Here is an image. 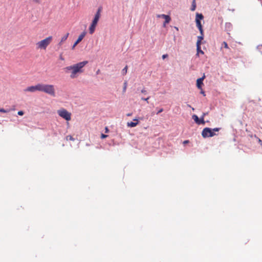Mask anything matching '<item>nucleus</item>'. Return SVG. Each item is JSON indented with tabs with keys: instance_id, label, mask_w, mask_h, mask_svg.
<instances>
[{
	"instance_id": "obj_1",
	"label": "nucleus",
	"mask_w": 262,
	"mask_h": 262,
	"mask_svg": "<svg viewBox=\"0 0 262 262\" xmlns=\"http://www.w3.org/2000/svg\"><path fill=\"white\" fill-rule=\"evenodd\" d=\"M88 61H81L79 63L71 65L70 66L63 68V71L66 74L70 75V77L72 79L77 77L78 75L83 72V67H85Z\"/></svg>"
},
{
	"instance_id": "obj_2",
	"label": "nucleus",
	"mask_w": 262,
	"mask_h": 262,
	"mask_svg": "<svg viewBox=\"0 0 262 262\" xmlns=\"http://www.w3.org/2000/svg\"><path fill=\"white\" fill-rule=\"evenodd\" d=\"M203 18V16L201 13H196L195 16V23L196 26H197L198 29L200 32L201 35L200 36H198V40L197 43H196V45H201V41L203 39V31L202 26L201 24L200 20Z\"/></svg>"
},
{
	"instance_id": "obj_3",
	"label": "nucleus",
	"mask_w": 262,
	"mask_h": 262,
	"mask_svg": "<svg viewBox=\"0 0 262 262\" xmlns=\"http://www.w3.org/2000/svg\"><path fill=\"white\" fill-rule=\"evenodd\" d=\"M40 84V92H42L52 97H55L56 93L55 92L54 86L50 84Z\"/></svg>"
},
{
	"instance_id": "obj_4",
	"label": "nucleus",
	"mask_w": 262,
	"mask_h": 262,
	"mask_svg": "<svg viewBox=\"0 0 262 262\" xmlns=\"http://www.w3.org/2000/svg\"><path fill=\"white\" fill-rule=\"evenodd\" d=\"M52 41V36H49L41 40L36 43V47L37 49L46 50V48Z\"/></svg>"
},
{
	"instance_id": "obj_5",
	"label": "nucleus",
	"mask_w": 262,
	"mask_h": 262,
	"mask_svg": "<svg viewBox=\"0 0 262 262\" xmlns=\"http://www.w3.org/2000/svg\"><path fill=\"white\" fill-rule=\"evenodd\" d=\"M220 130V128H215L211 129L210 128L206 127L203 129L202 132V136L203 138H209L215 136L214 132H217Z\"/></svg>"
},
{
	"instance_id": "obj_6",
	"label": "nucleus",
	"mask_w": 262,
	"mask_h": 262,
	"mask_svg": "<svg viewBox=\"0 0 262 262\" xmlns=\"http://www.w3.org/2000/svg\"><path fill=\"white\" fill-rule=\"evenodd\" d=\"M57 113H58L59 117L65 119V120L68 121L71 120V114L70 113L68 112V111H67L64 108H61L58 111H57Z\"/></svg>"
},
{
	"instance_id": "obj_7",
	"label": "nucleus",
	"mask_w": 262,
	"mask_h": 262,
	"mask_svg": "<svg viewBox=\"0 0 262 262\" xmlns=\"http://www.w3.org/2000/svg\"><path fill=\"white\" fill-rule=\"evenodd\" d=\"M25 92H35L36 91L39 92V83L34 85V86H30L27 87L26 89L24 90Z\"/></svg>"
},
{
	"instance_id": "obj_8",
	"label": "nucleus",
	"mask_w": 262,
	"mask_h": 262,
	"mask_svg": "<svg viewBox=\"0 0 262 262\" xmlns=\"http://www.w3.org/2000/svg\"><path fill=\"white\" fill-rule=\"evenodd\" d=\"M102 8L100 7L98 8L97 12H96L94 18H93L92 22L98 23L101 16V12H102Z\"/></svg>"
},
{
	"instance_id": "obj_9",
	"label": "nucleus",
	"mask_w": 262,
	"mask_h": 262,
	"mask_svg": "<svg viewBox=\"0 0 262 262\" xmlns=\"http://www.w3.org/2000/svg\"><path fill=\"white\" fill-rule=\"evenodd\" d=\"M85 35H86L85 32H83L79 35L78 38H77L76 41L75 42V43H74V45H73L72 48V49H75V46H76L78 44H79V43L81 41V40L83 39L84 37L85 36Z\"/></svg>"
},
{
	"instance_id": "obj_10",
	"label": "nucleus",
	"mask_w": 262,
	"mask_h": 262,
	"mask_svg": "<svg viewBox=\"0 0 262 262\" xmlns=\"http://www.w3.org/2000/svg\"><path fill=\"white\" fill-rule=\"evenodd\" d=\"M157 17H161L163 18V19H165V23L163 24V26L165 27L166 24L170 23V17L169 15H166L165 14H159L157 15Z\"/></svg>"
},
{
	"instance_id": "obj_11",
	"label": "nucleus",
	"mask_w": 262,
	"mask_h": 262,
	"mask_svg": "<svg viewBox=\"0 0 262 262\" xmlns=\"http://www.w3.org/2000/svg\"><path fill=\"white\" fill-rule=\"evenodd\" d=\"M98 23L91 22L90 26L89 27V33L90 34H93L96 29V26H97Z\"/></svg>"
},
{
	"instance_id": "obj_12",
	"label": "nucleus",
	"mask_w": 262,
	"mask_h": 262,
	"mask_svg": "<svg viewBox=\"0 0 262 262\" xmlns=\"http://www.w3.org/2000/svg\"><path fill=\"white\" fill-rule=\"evenodd\" d=\"M192 118H193V120H194L195 123L198 124H200L201 123H202V124L205 123V121H204V120L203 119V118H202V119L200 120V119L198 118V116L196 115H193L192 116Z\"/></svg>"
},
{
	"instance_id": "obj_13",
	"label": "nucleus",
	"mask_w": 262,
	"mask_h": 262,
	"mask_svg": "<svg viewBox=\"0 0 262 262\" xmlns=\"http://www.w3.org/2000/svg\"><path fill=\"white\" fill-rule=\"evenodd\" d=\"M139 123L138 120L137 119H134V122H129L127 123V127H134L136 126Z\"/></svg>"
},
{
	"instance_id": "obj_14",
	"label": "nucleus",
	"mask_w": 262,
	"mask_h": 262,
	"mask_svg": "<svg viewBox=\"0 0 262 262\" xmlns=\"http://www.w3.org/2000/svg\"><path fill=\"white\" fill-rule=\"evenodd\" d=\"M204 78H205V75H204V76H203L202 77L197 79L198 88H199V89L201 88V86L203 84V80L204 79Z\"/></svg>"
},
{
	"instance_id": "obj_15",
	"label": "nucleus",
	"mask_w": 262,
	"mask_h": 262,
	"mask_svg": "<svg viewBox=\"0 0 262 262\" xmlns=\"http://www.w3.org/2000/svg\"><path fill=\"white\" fill-rule=\"evenodd\" d=\"M68 36L69 33H67L64 35H63V36H62V37L61 38L60 42H59V45H61L63 43V42L65 41L68 38Z\"/></svg>"
},
{
	"instance_id": "obj_16",
	"label": "nucleus",
	"mask_w": 262,
	"mask_h": 262,
	"mask_svg": "<svg viewBox=\"0 0 262 262\" xmlns=\"http://www.w3.org/2000/svg\"><path fill=\"white\" fill-rule=\"evenodd\" d=\"M197 46V54H196V56H199L200 53L201 54H204V52L201 50V45H196Z\"/></svg>"
},
{
	"instance_id": "obj_17",
	"label": "nucleus",
	"mask_w": 262,
	"mask_h": 262,
	"mask_svg": "<svg viewBox=\"0 0 262 262\" xmlns=\"http://www.w3.org/2000/svg\"><path fill=\"white\" fill-rule=\"evenodd\" d=\"M196 8L195 0H193L192 3H191V7L190 10L192 11H194Z\"/></svg>"
},
{
	"instance_id": "obj_18",
	"label": "nucleus",
	"mask_w": 262,
	"mask_h": 262,
	"mask_svg": "<svg viewBox=\"0 0 262 262\" xmlns=\"http://www.w3.org/2000/svg\"><path fill=\"white\" fill-rule=\"evenodd\" d=\"M127 66H125L124 67V69H123L122 71V74L123 75H125L127 73Z\"/></svg>"
},
{
	"instance_id": "obj_19",
	"label": "nucleus",
	"mask_w": 262,
	"mask_h": 262,
	"mask_svg": "<svg viewBox=\"0 0 262 262\" xmlns=\"http://www.w3.org/2000/svg\"><path fill=\"white\" fill-rule=\"evenodd\" d=\"M66 140L72 141H75L74 138H73L72 136L71 135H68L67 137H66Z\"/></svg>"
},
{
	"instance_id": "obj_20",
	"label": "nucleus",
	"mask_w": 262,
	"mask_h": 262,
	"mask_svg": "<svg viewBox=\"0 0 262 262\" xmlns=\"http://www.w3.org/2000/svg\"><path fill=\"white\" fill-rule=\"evenodd\" d=\"M221 47H224L225 49H229V47H228L227 42H223Z\"/></svg>"
},
{
	"instance_id": "obj_21",
	"label": "nucleus",
	"mask_w": 262,
	"mask_h": 262,
	"mask_svg": "<svg viewBox=\"0 0 262 262\" xmlns=\"http://www.w3.org/2000/svg\"><path fill=\"white\" fill-rule=\"evenodd\" d=\"M127 88V81L124 82V87H123V92H125L126 91Z\"/></svg>"
},
{
	"instance_id": "obj_22",
	"label": "nucleus",
	"mask_w": 262,
	"mask_h": 262,
	"mask_svg": "<svg viewBox=\"0 0 262 262\" xmlns=\"http://www.w3.org/2000/svg\"><path fill=\"white\" fill-rule=\"evenodd\" d=\"M9 112V110H6L4 108H0V112L3 113H7Z\"/></svg>"
},
{
	"instance_id": "obj_23",
	"label": "nucleus",
	"mask_w": 262,
	"mask_h": 262,
	"mask_svg": "<svg viewBox=\"0 0 262 262\" xmlns=\"http://www.w3.org/2000/svg\"><path fill=\"white\" fill-rule=\"evenodd\" d=\"M150 97L149 96L147 98H141V100L143 101H145L148 102V100L149 99Z\"/></svg>"
},
{
	"instance_id": "obj_24",
	"label": "nucleus",
	"mask_w": 262,
	"mask_h": 262,
	"mask_svg": "<svg viewBox=\"0 0 262 262\" xmlns=\"http://www.w3.org/2000/svg\"><path fill=\"white\" fill-rule=\"evenodd\" d=\"M17 114L19 116H23L24 115V113L23 112V111H19L18 112Z\"/></svg>"
},
{
	"instance_id": "obj_25",
	"label": "nucleus",
	"mask_w": 262,
	"mask_h": 262,
	"mask_svg": "<svg viewBox=\"0 0 262 262\" xmlns=\"http://www.w3.org/2000/svg\"><path fill=\"white\" fill-rule=\"evenodd\" d=\"M107 137V135H104V134H102L101 136H100V138H101V139H103L104 138H106Z\"/></svg>"
},
{
	"instance_id": "obj_26",
	"label": "nucleus",
	"mask_w": 262,
	"mask_h": 262,
	"mask_svg": "<svg viewBox=\"0 0 262 262\" xmlns=\"http://www.w3.org/2000/svg\"><path fill=\"white\" fill-rule=\"evenodd\" d=\"M59 59H60L61 61H64V58L61 54L60 55H59Z\"/></svg>"
},
{
	"instance_id": "obj_27",
	"label": "nucleus",
	"mask_w": 262,
	"mask_h": 262,
	"mask_svg": "<svg viewBox=\"0 0 262 262\" xmlns=\"http://www.w3.org/2000/svg\"><path fill=\"white\" fill-rule=\"evenodd\" d=\"M141 92L142 94H146V91L145 90V89H143L142 90H141Z\"/></svg>"
},
{
	"instance_id": "obj_28",
	"label": "nucleus",
	"mask_w": 262,
	"mask_h": 262,
	"mask_svg": "<svg viewBox=\"0 0 262 262\" xmlns=\"http://www.w3.org/2000/svg\"><path fill=\"white\" fill-rule=\"evenodd\" d=\"M163 111V108H160V110L158 111V112L157 113V114H159V113H162Z\"/></svg>"
},
{
	"instance_id": "obj_29",
	"label": "nucleus",
	"mask_w": 262,
	"mask_h": 262,
	"mask_svg": "<svg viewBox=\"0 0 262 262\" xmlns=\"http://www.w3.org/2000/svg\"><path fill=\"white\" fill-rule=\"evenodd\" d=\"M167 57H168V55H167V54H163V56H162V58H163V59L166 58Z\"/></svg>"
},
{
	"instance_id": "obj_30",
	"label": "nucleus",
	"mask_w": 262,
	"mask_h": 262,
	"mask_svg": "<svg viewBox=\"0 0 262 262\" xmlns=\"http://www.w3.org/2000/svg\"><path fill=\"white\" fill-rule=\"evenodd\" d=\"M188 143H189V141L188 140H185L183 142V144L184 145H186V144H188Z\"/></svg>"
},
{
	"instance_id": "obj_31",
	"label": "nucleus",
	"mask_w": 262,
	"mask_h": 262,
	"mask_svg": "<svg viewBox=\"0 0 262 262\" xmlns=\"http://www.w3.org/2000/svg\"><path fill=\"white\" fill-rule=\"evenodd\" d=\"M258 49H259V50H262V45H259V46H258Z\"/></svg>"
},
{
	"instance_id": "obj_32",
	"label": "nucleus",
	"mask_w": 262,
	"mask_h": 262,
	"mask_svg": "<svg viewBox=\"0 0 262 262\" xmlns=\"http://www.w3.org/2000/svg\"><path fill=\"white\" fill-rule=\"evenodd\" d=\"M126 115H127V116H132V113H128Z\"/></svg>"
},
{
	"instance_id": "obj_33",
	"label": "nucleus",
	"mask_w": 262,
	"mask_h": 262,
	"mask_svg": "<svg viewBox=\"0 0 262 262\" xmlns=\"http://www.w3.org/2000/svg\"><path fill=\"white\" fill-rule=\"evenodd\" d=\"M34 2L36 3H39V1L38 0H33Z\"/></svg>"
},
{
	"instance_id": "obj_34",
	"label": "nucleus",
	"mask_w": 262,
	"mask_h": 262,
	"mask_svg": "<svg viewBox=\"0 0 262 262\" xmlns=\"http://www.w3.org/2000/svg\"><path fill=\"white\" fill-rule=\"evenodd\" d=\"M105 130H106V133H107L108 132V128L107 127H106V128H105Z\"/></svg>"
},
{
	"instance_id": "obj_35",
	"label": "nucleus",
	"mask_w": 262,
	"mask_h": 262,
	"mask_svg": "<svg viewBox=\"0 0 262 262\" xmlns=\"http://www.w3.org/2000/svg\"><path fill=\"white\" fill-rule=\"evenodd\" d=\"M258 142L260 143V144H261V141L259 139H258Z\"/></svg>"
},
{
	"instance_id": "obj_36",
	"label": "nucleus",
	"mask_w": 262,
	"mask_h": 262,
	"mask_svg": "<svg viewBox=\"0 0 262 262\" xmlns=\"http://www.w3.org/2000/svg\"><path fill=\"white\" fill-rule=\"evenodd\" d=\"M229 10L231 11L232 12H234V9H232V10Z\"/></svg>"
},
{
	"instance_id": "obj_37",
	"label": "nucleus",
	"mask_w": 262,
	"mask_h": 262,
	"mask_svg": "<svg viewBox=\"0 0 262 262\" xmlns=\"http://www.w3.org/2000/svg\"><path fill=\"white\" fill-rule=\"evenodd\" d=\"M202 93L203 94H204V92H202Z\"/></svg>"
}]
</instances>
